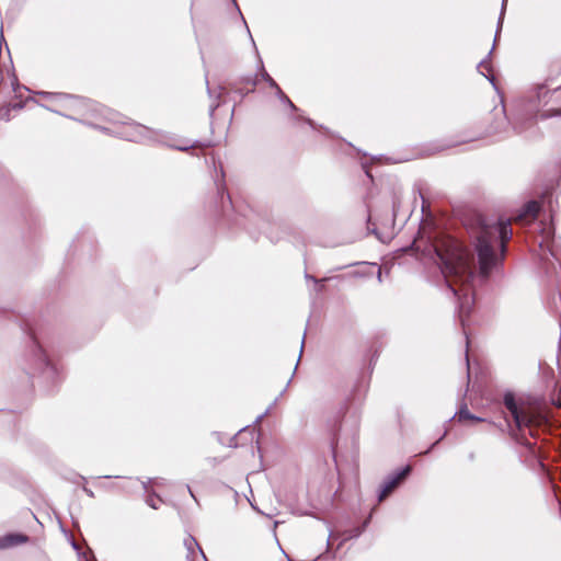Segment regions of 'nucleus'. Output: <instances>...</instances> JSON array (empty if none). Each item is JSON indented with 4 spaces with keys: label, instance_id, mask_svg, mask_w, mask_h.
<instances>
[{
    "label": "nucleus",
    "instance_id": "nucleus-40",
    "mask_svg": "<svg viewBox=\"0 0 561 561\" xmlns=\"http://www.w3.org/2000/svg\"><path fill=\"white\" fill-rule=\"evenodd\" d=\"M466 360H467V367L469 368V357H468V354H466Z\"/></svg>",
    "mask_w": 561,
    "mask_h": 561
},
{
    "label": "nucleus",
    "instance_id": "nucleus-28",
    "mask_svg": "<svg viewBox=\"0 0 561 561\" xmlns=\"http://www.w3.org/2000/svg\"><path fill=\"white\" fill-rule=\"evenodd\" d=\"M304 345H305V336L302 337V341H301V346H300V354H299V357H301L302 350H304ZM299 359H300V358H298V362H297V363H299ZM296 366H298V364H296ZM296 369H297V367H295L294 373L296 371Z\"/></svg>",
    "mask_w": 561,
    "mask_h": 561
},
{
    "label": "nucleus",
    "instance_id": "nucleus-45",
    "mask_svg": "<svg viewBox=\"0 0 561 561\" xmlns=\"http://www.w3.org/2000/svg\"><path fill=\"white\" fill-rule=\"evenodd\" d=\"M204 558L205 561H208L207 557L204 554L202 556Z\"/></svg>",
    "mask_w": 561,
    "mask_h": 561
},
{
    "label": "nucleus",
    "instance_id": "nucleus-13",
    "mask_svg": "<svg viewBox=\"0 0 561 561\" xmlns=\"http://www.w3.org/2000/svg\"><path fill=\"white\" fill-rule=\"evenodd\" d=\"M295 113L296 114L291 115V117H290V119L294 123L305 122V123H307L313 129L319 128V129L323 130L325 134H330V130L327 127H324L323 125H318L311 118L305 117L304 115L299 114V112H295Z\"/></svg>",
    "mask_w": 561,
    "mask_h": 561
},
{
    "label": "nucleus",
    "instance_id": "nucleus-9",
    "mask_svg": "<svg viewBox=\"0 0 561 561\" xmlns=\"http://www.w3.org/2000/svg\"><path fill=\"white\" fill-rule=\"evenodd\" d=\"M542 207H543L542 201L531 199V201L527 202L518 211L517 220H519L522 222L535 221L538 218L539 213L541 211Z\"/></svg>",
    "mask_w": 561,
    "mask_h": 561
},
{
    "label": "nucleus",
    "instance_id": "nucleus-37",
    "mask_svg": "<svg viewBox=\"0 0 561 561\" xmlns=\"http://www.w3.org/2000/svg\"><path fill=\"white\" fill-rule=\"evenodd\" d=\"M104 478H106V479H111V478H119V476H115V477H113V476H104Z\"/></svg>",
    "mask_w": 561,
    "mask_h": 561
},
{
    "label": "nucleus",
    "instance_id": "nucleus-42",
    "mask_svg": "<svg viewBox=\"0 0 561 561\" xmlns=\"http://www.w3.org/2000/svg\"><path fill=\"white\" fill-rule=\"evenodd\" d=\"M227 198H228L229 203H231V199H230V195H229V194H227Z\"/></svg>",
    "mask_w": 561,
    "mask_h": 561
},
{
    "label": "nucleus",
    "instance_id": "nucleus-19",
    "mask_svg": "<svg viewBox=\"0 0 561 561\" xmlns=\"http://www.w3.org/2000/svg\"><path fill=\"white\" fill-rule=\"evenodd\" d=\"M136 130H137L138 135L133 137L130 140L136 141V140L142 139V138H149L150 134L153 133L149 127L140 125V124L136 125Z\"/></svg>",
    "mask_w": 561,
    "mask_h": 561
},
{
    "label": "nucleus",
    "instance_id": "nucleus-8",
    "mask_svg": "<svg viewBox=\"0 0 561 561\" xmlns=\"http://www.w3.org/2000/svg\"><path fill=\"white\" fill-rule=\"evenodd\" d=\"M537 117L536 113L519 114L514 122V130L526 138L534 137L537 133Z\"/></svg>",
    "mask_w": 561,
    "mask_h": 561
},
{
    "label": "nucleus",
    "instance_id": "nucleus-7",
    "mask_svg": "<svg viewBox=\"0 0 561 561\" xmlns=\"http://www.w3.org/2000/svg\"><path fill=\"white\" fill-rule=\"evenodd\" d=\"M506 3H507V0H502V5H501V12H500V16H499V21H497V25H496V31H495V35H494V41H493V47L491 48V50L489 51L488 56L485 58H483L477 66V69L478 71L484 76L492 84L493 87H495V78L494 76L492 75H485L483 73L482 71H480L481 68H485L489 72L491 71V65L489 62V59L494 50V47L497 43V39L500 37V32L502 30V25H503V20H504V15H505V10H506Z\"/></svg>",
    "mask_w": 561,
    "mask_h": 561
},
{
    "label": "nucleus",
    "instance_id": "nucleus-35",
    "mask_svg": "<svg viewBox=\"0 0 561 561\" xmlns=\"http://www.w3.org/2000/svg\"><path fill=\"white\" fill-rule=\"evenodd\" d=\"M381 275H382V273H381V270L379 268L378 273H377V278H378L379 283H381Z\"/></svg>",
    "mask_w": 561,
    "mask_h": 561
},
{
    "label": "nucleus",
    "instance_id": "nucleus-33",
    "mask_svg": "<svg viewBox=\"0 0 561 561\" xmlns=\"http://www.w3.org/2000/svg\"><path fill=\"white\" fill-rule=\"evenodd\" d=\"M186 489H187L188 493L191 494V496L196 501V497H195L192 489L190 488V485H186Z\"/></svg>",
    "mask_w": 561,
    "mask_h": 561
},
{
    "label": "nucleus",
    "instance_id": "nucleus-27",
    "mask_svg": "<svg viewBox=\"0 0 561 561\" xmlns=\"http://www.w3.org/2000/svg\"><path fill=\"white\" fill-rule=\"evenodd\" d=\"M216 185H217L218 194L220 195V198L222 199L224 195L226 194L225 187H224V185H221L219 183H216Z\"/></svg>",
    "mask_w": 561,
    "mask_h": 561
},
{
    "label": "nucleus",
    "instance_id": "nucleus-31",
    "mask_svg": "<svg viewBox=\"0 0 561 561\" xmlns=\"http://www.w3.org/2000/svg\"><path fill=\"white\" fill-rule=\"evenodd\" d=\"M150 482H151V479H149L148 481H144V482H142V486H144V489H145V491H146V492H149V491H148V484H149Z\"/></svg>",
    "mask_w": 561,
    "mask_h": 561
},
{
    "label": "nucleus",
    "instance_id": "nucleus-24",
    "mask_svg": "<svg viewBox=\"0 0 561 561\" xmlns=\"http://www.w3.org/2000/svg\"><path fill=\"white\" fill-rule=\"evenodd\" d=\"M549 93H550V91L546 87H543V85L538 87L537 92H536V98H537L538 102H540L542 99H545Z\"/></svg>",
    "mask_w": 561,
    "mask_h": 561
},
{
    "label": "nucleus",
    "instance_id": "nucleus-15",
    "mask_svg": "<svg viewBox=\"0 0 561 561\" xmlns=\"http://www.w3.org/2000/svg\"><path fill=\"white\" fill-rule=\"evenodd\" d=\"M259 64H260V75H257L259 76V80L260 79L264 80L268 84V87H271L272 89L275 90L278 87L277 82L265 70L263 61H262L261 58L259 59Z\"/></svg>",
    "mask_w": 561,
    "mask_h": 561
},
{
    "label": "nucleus",
    "instance_id": "nucleus-16",
    "mask_svg": "<svg viewBox=\"0 0 561 561\" xmlns=\"http://www.w3.org/2000/svg\"><path fill=\"white\" fill-rule=\"evenodd\" d=\"M276 98L287 105L293 112H300V110L291 102V100L284 93V91L279 88V85L275 89Z\"/></svg>",
    "mask_w": 561,
    "mask_h": 561
},
{
    "label": "nucleus",
    "instance_id": "nucleus-25",
    "mask_svg": "<svg viewBox=\"0 0 561 561\" xmlns=\"http://www.w3.org/2000/svg\"><path fill=\"white\" fill-rule=\"evenodd\" d=\"M447 434V431L436 440L425 451L424 454L427 455L430 454L442 440L443 438L446 436Z\"/></svg>",
    "mask_w": 561,
    "mask_h": 561
},
{
    "label": "nucleus",
    "instance_id": "nucleus-14",
    "mask_svg": "<svg viewBox=\"0 0 561 561\" xmlns=\"http://www.w3.org/2000/svg\"><path fill=\"white\" fill-rule=\"evenodd\" d=\"M228 94V88L224 85L218 87L216 100L209 105V116L213 117L215 111L225 102L222 98Z\"/></svg>",
    "mask_w": 561,
    "mask_h": 561
},
{
    "label": "nucleus",
    "instance_id": "nucleus-2",
    "mask_svg": "<svg viewBox=\"0 0 561 561\" xmlns=\"http://www.w3.org/2000/svg\"><path fill=\"white\" fill-rule=\"evenodd\" d=\"M503 404L510 414L507 422L511 434L522 444L530 446L524 433L526 430H528L530 436L537 437L539 431L550 427V414L541 405L526 404L524 401L517 400L512 391L504 393Z\"/></svg>",
    "mask_w": 561,
    "mask_h": 561
},
{
    "label": "nucleus",
    "instance_id": "nucleus-36",
    "mask_svg": "<svg viewBox=\"0 0 561 561\" xmlns=\"http://www.w3.org/2000/svg\"><path fill=\"white\" fill-rule=\"evenodd\" d=\"M84 492L89 495V496H93V492L87 488H84Z\"/></svg>",
    "mask_w": 561,
    "mask_h": 561
},
{
    "label": "nucleus",
    "instance_id": "nucleus-10",
    "mask_svg": "<svg viewBox=\"0 0 561 561\" xmlns=\"http://www.w3.org/2000/svg\"><path fill=\"white\" fill-rule=\"evenodd\" d=\"M454 417H457L459 422L463 421H474V422H485V419H482L480 416H477L472 414L467 404L462 403L459 408V410L455 413Z\"/></svg>",
    "mask_w": 561,
    "mask_h": 561
},
{
    "label": "nucleus",
    "instance_id": "nucleus-3",
    "mask_svg": "<svg viewBox=\"0 0 561 561\" xmlns=\"http://www.w3.org/2000/svg\"><path fill=\"white\" fill-rule=\"evenodd\" d=\"M37 96L50 99L57 106L81 117L103 115V107L96 102L75 94L37 91Z\"/></svg>",
    "mask_w": 561,
    "mask_h": 561
},
{
    "label": "nucleus",
    "instance_id": "nucleus-46",
    "mask_svg": "<svg viewBox=\"0 0 561 561\" xmlns=\"http://www.w3.org/2000/svg\"><path fill=\"white\" fill-rule=\"evenodd\" d=\"M421 197H423V196L421 195ZM422 199L424 201V198H422ZM424 207H425V204L423 203V204H422V208H424Z\"/></svg>",
    "mask_w": 561,
    "mask_h": 561
},
{
    "label": "nucleus",
    "instance_id": "nucleus-26",
    "mask_svg": "<svg viewBox=\"0 0 561 561\" xmlns=\"http://www.w3.org/2000/svg\"><path fill=\"white\" fill-rule=\"evenodd\" d=\"M270 412V408L265 410V412H263L262 414L257 415L255 421H254V424H259L262 422V420Z\"/></svg>",
    "mask_w": 561,
    "mask_h": 561
},
{
    "label": "nucleus",
    "instance_id": "nucleus-4",
    "mask_svg": "<svg viewBox=\"0 0 561 561\" xmlns=\"http://www.w3.org/2000/svg\"><path fill=\"white\" fill-rule=\"evenodd\" d=\"M37 379L41 378L42 386L37 385V389L45 393H53L58 389L61 381L60 367L57 362L47 353L45 348L37 342Z\"/></svg>",
    "mask_w": 561,
    "mask_h": 561
},
{
    "label": "nucleus",
    "instance_id": "nucleus-34",
    "mask_svg": "<svg viewBox=\"0 0 561 561\" xmlns=\"http://www.w3.org/2000/svg\"><path fill=\"white\" fill-rule=\"evenodd\" d=\"M290 381H291V379H289V380L287 381L286 387L283 389V391L280 392V394H279V396H283V394H284V392L287 390L288 386L290 385Z\"/></svg>",
    "mask_w": 561,
    "mask_h": 561
},
{
    "label": "nucleus",
    "instance_id": "nucleus-41",
    "mask_svg": "<svg viewBox=\"0 0 561 561\" xmlns=\"http://www.w3.org/2000/svg\"><path fill=\"white\" fill-rule=\"evenodd\" d=\"M247 430H248V426L242 428V430H240L239 433H244V432H247Z\"/></svg>",
    "mask_w": 561,
    "mask_h": 561
},
{
    "label": "nucleus",
    "instance_id": "nucleus-22",
    "mask_svg": "<svg viewBox=\"0 0 561 561\" xmlns=\"http://www.w3.org/2000/svg\"><path fill=\"white\" fill-rule=\"evenodd\" d=\"M551 117H561V108H550L539 114V118L542 121Z\"/></svg>",
    "mask_w": 561,
    "mask_h": 561
},
{
    "label": "nucleus",
    "instance_id": "nucleus-21",
    "mask_svg": "<svg viewBox=\"0 0 561 561\" xmlns=\"http://www.w3.org/2000/svg\"><path fill=\"white\" fill-rule=\"evenodd\" d=\"M238 82L240 84H250L252 85V89H254L259 83V76H243L238 80Z\"/></svg>",
    "mask_w": 561,
    "mask_h": 561
},
{
    "label": "nucleus",
    "instance_id": "nucleus-30",
    "mask_svg": "<svg viewBox=\"0 0 561 561\" xmlns=\"http://www.w3.org/2000/svg\"><path fill=\"white\" fill-rule=\"evenodd\" d=\"M305 277H306V279H310V280H312V282H313V283H316V284H318V283H319V280H318L314 276H311V275H309V274H306V275H305Z\"/></svg>",
    "mask_w": 561,
    "mask_h": 561
},
{
    "label": "nucleus",
    "instance_id": "nucleus-1",
    "mask_svg": "<svg viewBox=\"0 0 561 561\" xmlns=\"http://www.w3.org/2000/svg\"><path fill=\"white\" fill-rule=\"evenodd\" d=\"M467 232L469 243L440 233L430 240L427 252L438 264L448 287L457 298L459 321H466L476 304L474 280L485 283L492 270L503 261L507 242L512 239L511 220L499 218L494 222L477 214Z\"/></svg>",
    "mask_w": 561,
    "mask_h": 561
},
{
    "label": "nucleus",
    "instance_id": "nucleus-5",
    "mask_svg": "<svg viewBox=\"0 0 561 561\" xmlns=\"http://www.w3.org/2000/svg\"><path fill=\"white\" fill-rule=\"evenodd\" d=\"M413 467L405 465L389 473L382 481L378 492V502L381 503L393 494L411 476Z\"/></svg>",
    "mask_w": 561,
    "mask_h": 561
},
{
    "label": "nucleus",
    "instance_id": "nucleus-20",
    "mask_svg": "<svg viewBox=\"0 0 561 561\" xmlns=\"http://www.w3.org/2000/svg\"><path fill=\"white\" fill-rule=\"evenodd\" d=\"M161 497L154 492H148V495L146 497V503L148 506H150L153 510H158V502H161Z\"/></svg>",
    "mask_w": 561,
    "mask_h": 561
},
{
    "label": "nucleus",
    "instance_id": "nucleus-11",
    "mask_svg": "<svg viewBox=\"0 0 561 561\" xmlns=\"http://www.w3.org/2000/svg\"><path fill=\"white\" fill-rule=\"evenodd\" d=\"M184 547L186 548V551H187V560L188 561H193V556L195 553V549H197L199 551V553L202 556H204V551L203 549L201 548L199 543L197 542V540L192 536V535H188L185 539H184Z\"/></svg>",
    "mask_w": 561,
    "mask_h": 561
},
{
    "label": "nucleus",
    "instance_id": "nucleus-43",
    "mask_svg": "<svg viewBox=\"0 0 561 561\" xmlns=\"http://www.w3.org/2000/svg\"><path fill=\"white\" fill-rule=\"evenodd\" d=\"M36 523H37V525L42 526V523L39 522V519H36Z\"/></svg>",
    "mask_w": 561,
    "mask_h": 561
},
{
    "label": "nucleus",
    "instance_id": "nucleus-38",
    "mask_svg": "<svg viewBox=\"0 0 561 561\" xmlns=\"http://www.w3.org/2000/svg\"><path fill=\"white\" fill-rule=\"evenodd\" d=\"M72 547H73L75 550H77V551L79 550V548H78L76 542H72Z\"/></svg>",
    "mask_w": 561,
    "mask_h": 561
},
{
    "label": "nucleus",
    "instance_id": "nucleus-6",
    "mask_svg": "<svg viewBox=\"0 0 561 561\" xmlns=\"http://www.w3.org/2000/svg\"><path fill=\"white\" fill-rule=\"evenodd\" d=\"M371 516H373V513H370L368 515V517L363 522L362 525L356 526V527H354L352 529L345 530L342 534H340V533L333 534L332 531H330L328 540H327V550H325V552L319 554L312 561H322V560H324L328 557H330L331 559H335L336 551H331V538H335V537L342 535V539H341V541L339 542V545L336 547V550L341 549L342 546L347 540L358 538L366 530V528L368 527V525H369V523L371 520Z\"/></svg>",
    "mask_w": 561,
    "mask_h": 561
},
{
    "label": "nucleus",
    "instance_id": "nucleus-12",
    "mask_svg": "<svg viewBox=\"0 0 561 561\" xmlns=\"http://www.w3.org/2000/svg\"><path fill=\"white\" fill-rule=\"evenodd\" d=\"M26 541V537L22 535H8L0 539V548L13 547Z\"/></svg>",
    "mask_w": 561,
    "mask_h": 561
},
{
    "label": "nucleus",
    "instance_id": "nucleus-32",
    "mask_svg": "<svg viewBox=\"0 0 561 561\" xmlns=\"http://www.w3.org/2000/svg\"><path fill=\"white\" fill-rule=\"evenodd\" d=\"M186 489H187L188 493L191 494V496L196 501V497H195L192 489L190 488V485H186Z\"/></svg>",
    "mask_w": 561,
    "mask_h": 561
},
{
    "label": "nucleus",
    "instance_id": "nucleus-44",
    "mask_svg": "<svg viewBox=\"0 0 561 561\" xmlns=\"http://www.w3.org/2000/svg\"><path fill=\"white\" fill-rule=\"evenodd\" d=\"M465 334H466V337L468 339V336H467V333H466V332H465ZM466 344H467V345L469 344V341H468V340L466 341Z\"/></svg>",
    "mask_w": 561,
    "mask_h": 561
},
{
    "label": "nucleus",
    "instance_id": "nucleus-18",
    "mask_svg": "<svg viewBox=\"0 0 561 561\" xmlns=\"http://www.w3.org/2000/svg\"><path fill=\"white\" fill-rule=\"evenodd\" d=\"M239 82L238 81H234V82H229L228 85H229V89L234 92L236 94H238L240 96V100L244 99L249 93L253 92L254 89H250V90H244L242 88H239Z\"/></svg>",
    "mask_w": 561,
    "mask_h": 561
},
{
    "label": "nucleus",
    "instance_id": "nucleus-39",
    "mask_svg": "<svg viewBox=\"0 0 561 561\" xmlns=\"http://www.w3.org/2000/svg\"><path fill=\"white\" fill-rule=\"evenodd\" d=\"M322 289H323V286H322V285H320V286H318V287H317V291H321Z\"/></svg>",
    "mask_w": 561,
    "mask_h": 561
},
{
    "label": "nucleus",
    "instance_id": "nucleus-17",
    "mask_svg": "<svg viewBox=\"0 0 561 561\" xmlns=\"http://www.w3.org/2000/svg\"><path fill=\"white\" fill-rule=\"evenodd\" d=\"M201 145L202 144L199 141L192 142L188 139H184V140H181V142L178 144V145L176 144H170L169 147H171L173 149H176L179 151H188L190 149L198 147Z\"/></svg>",
    "mask_w": 561,
    "mask_h": 561
},
{
    "label": "nucleus",
    "instance_id": "nucleus-23",
    "mask_svg": "<svg viewBox=\"0 0 561 561\" xmlns=\"http://www.w3.org/2000/svg\"><path fill=\"white\" fill-rule=\"evenodd\" d=\"M37 106H42V107H44L45 110L51 111V112L57 113V114H59V115H62V116H65V117H68V118H71V119H75V121H79V122H81V119H80V118H77V117H75V116H72V115H69V114H66V113H62V112H60L57 107H49V106H46V105H44V104H41L38 101H37Z\"/></svg>",
    "mask_w": 561,
    "mask_h": 561
},
{
    "label": "nucleus",
    "instance_id": "nucleus-29",
    "mask_svg": "<svg viewBox=\"0 0 561 561\" xmlns=\"http://www.w3.org/2000/svg\"><path fill=\"white\" fill-rule=\"evenodd\" d=\"M207 93L210 99L214 96V91L208 85V79L206 78Z\"/></svg>",
    "mask_w": 561,
    "mask_h": 561
}]
</instances>
